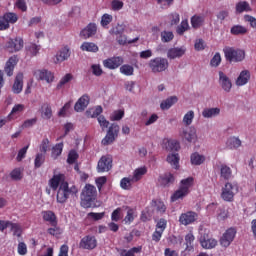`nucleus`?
<instances>
[{
	"label": "nucleus",
	"instance_id": "f257e3e1",
	"mask_svg": "<svg viewBox=\"0 0 256 256\" xmlns=\"http://www.w3.org/2000/svg\"><path fill=\"white\" fill-rule=\"evenodd\" d=\"M97 188L92 184H86L80 194V205L83 209H95L97 207Z\"/></svg>",
	"mask_w": 256,
	"mask_h": 256
},
{
	"label": "nucleus",
	"instance_id": "f03ea898",
	"mask_svg": "<svg viewBox=\"0 0 256 256\" xmlns=\"http://www.w3.org/2000/svg\"><path fill=\"white\" fill-rule=\"evenodd\" d=\"M79 193V189L77 188V186L72 185L71 187H69V183L68 182H63L57 191L56 194V201L57 203H67V199H69V197H75V195H77Z\"/></svg>",
	"mask_w": 256,
	"mask_h": 256
},
{
	"label": "nucleus",
	"instance_id": "7ed1b4c3",
	"mask_svg": "<svg viewBox=\"0 0 256 256\" xmlns=\"http://www.w3.org/2000/svg\"><path fill=\"white\" fill-rule=\"evenodd\" d=\"M193 181V177H188L186 179L181 180L179 189H177L171 195L170 201L172 203H175V201H179V199H185V197L189 195V189L193 187Z\"/></svg>",
	"mask_w": 256,
	"mask_h": 256
},
{
	"label": "nucleus",
	"instance_id": "20e7f679",
	"mask_svg": "<svg viewBox=\"0 0 256 256\" xmlns=\"http://www.w3.org/2000/svg\"><path fill=\"white\" fill-rule=\"evenodd\" d=\"M148 67L152 73H163L169 69V60L164 57H156L149 61Z\"/></svg>",
	"mask_w": 256,
	"mask_h": 256
},
{
	"label": "nucleus",
	"instance_id": "39448f33",
	"mask_svg": "<svg viewBox=\"0 0 256 256\" xmlns=\"http://www.w3.org/2000/svg\"><path fill=\"white\" fill-rule=\"evenodd\" d=\"M237 193H239V186L237 184L228 182L222 188L221 198L223 201L231 203L235 199V195H237Z\"/></svg>",
	"mask_w": 256,
	"mask_h": 256
},
{
	"label": "nucleus",
	"instance_id": "423d86ee",
	"mask_svg": "<svg viewBox=\"0 0 256 256\" xmlns=\"http://www.w3.org/2000/svg\"><path fill=\"white\" fill-rule=\"evenodd\" d=\"M226 61L229 63H239V61H243L245 59V51L243 50H235V48L226 47L223 49Z\"/></svg>",
	"mask_w": 256,
	"mask_h": 256
},
{
	"label": "nucleus",
	"instance_id": "0eeeda50",
	"mask_svg": "<svg viewBox=\"0 0 256 256\" xmlns=\"http://www.w3.org/2000/svg\"><path fill=\"white\" fill-rule=\"evenodd\" d=\"M25 45V42L23 41V38L16 37V38H10L4 46V49L8 51V53H17L23 49Z\"/></svg>",
	"mask_w": 256,
	"mask_h": 256
},
{
	"label": "nucleus",
	"instance_id": "6e6552de",
	"mask_svg": "<svg viewBox=\"0 0 256 256\" xmlns=\"http://www.w3.org/2000/svg\"><path fill=\"white\" fill-rule=\"evenodd\" d=\"M237 236V228L230 227L228 228L220 237L219 243L221 247L227 249L231 245L233 241H235V237Z\"/></svg>",
	"mask_w": 256,
	"mask_h": 256
},
{
	"label": "nucleus",
	"instance_id": "1a4fd4ad",
	"mask_svg": "<svg viewBox=\"0 0 256 256\" xmlns=\"http://www.w3.org/2000/svg\"><path fill=\"white\" fill-rule=\"evenodd\" d=\"M200 244L203 249H215L217 239L209 237V230H200Z\"/></svg>",
	"mask_w": 256,
	"mask_h": 256
},
{
	"label": "nucleus",
	"instance_id": "9d476101",
	"mask_svg": "<svg viewBox=\"0 0 256 256\" xmlns=\"http://www.w3.org/2000/svg\"><path fill=\"white\" fill-rule=\"evenodd\" d=\"M119 136V125L111 124L106 136L102 140V145H111L115 142V139Z\"/></svg>",
	"mask_w": 256,
	"mask_h": 256
},
{
	"label": "nucleus",
	"instance_id": "9b49d317",
	"mask_svg": "<svg viewBox=\"0 0 256 256\" xmlns=\"http://www.w3.org/2000/svg\"><path fill=\"white\" fill-rule=\"evenodd\" d=\"M113 167V158L109 155L102 156L97 164L98 173H107Z\"/></svg>",
	"mask_w": 256,
	"mask_h": 256
},
{
	"label": "nucleus",
	"instance_id": "f8f14e48",
	"mask_svg": "<svg viewBox=\"0 0 256 256\" xmlns=\"http://www.w3.org/2000/svg\"><path fill=\"white\" fill-rule=\"evenodd\" d=\"M97 247V238L92 235L84 236L79 242L80 249H86L88 251H93Z\"/></svg>",
	"mask_w": 256,
	"mask_h": 256
},
{
	"label": "nucleus",
	"instance_id": "ddd939ff",
	"mask_svg": "<svg viewBox=\"0 0 256 256\" xmlns=\"http://www.w3.org/2000/svg\"><path fill=\"white\" fill-rule=\"evenodd\" d=\"M218 75V83L220 87L225 91V93H231V89H233V82H231V78H229L223 71H219Z\"/></svg>",
	"mask_w": 256,
	"mask_h": 256
},
{
	"label": "nucleus",
	"instance_id": "4468645a",
	"mask_svg": "<svg viewBox=\"0 0 256 256\" xmlns=\"http://www.w3.org/2000/svg\"><path fill=\"white\" fill-rule=\"evenodd\" d=\"M124 63L123 57L121 56H114L111 58H107L103 61V66L106 69H118V67H121V64Z\"/></svg>",
	"mask_w": 256,
	"mask_h": 256
},
{
	"label": "nucleus",
	"instance_id": "2eb2a0df",
	"mask_svg": "<svg viewBox=\"0 0 256 256\" xmlns=\"http://www.w3.org/2000/svg\"><path fill=\"white\" fill-rule=\"evenodd\" d=\"M197 217H199L197 215L196 212L193 211H188L186 213H182L179 217V223H181V225H191L192 223H195V221H197Z\"/></svg>",
	"mask_w": 256,
	"mask_h": 256
},
{
	"label": "nucleus",
	"instance_id": "dca6fc26",
	"mask_svg": "<svg viewBox=\"0 0 256 256\" xmlns=\"http://www.w3.org/2000/svg\"><path fill=\"white\" fill-rule=\"evenodd\" d=\"M19 63V57L17 55L11 56L5 64L4 72L8 77H13V71L15 66Z\"/></svg>",
	"mask_w": 256,
	"mask_h": 256
},
{
	"label": "nucleus",
	"instance_id": "f3484780",
	"mask_svg": "<svg viewBox=\"0 0 256 256\" xmlns=\"http://www.w3.org/2000/svg\"><path fill=\"white\" fill-rule=\"evenodd\" d=\"M63 183H67V181H65V175L64 174H55L49 180L48 185L52 189V191H57V189H59V186L63 185Z\"/></svg>",
	"mask_w": 256,
	"mask_h": 256
},
{
	"label": "nucleus",
	"instance_id": "a211bd4d",
	"mask_svg": "<svg viewBox=\"0 0 256 256\" xmlns=\"http://www.w3.org/2000/svg\"><path fill=\"white\" fill-rule=\"evenodd\" d=\"M34 75L40 81H46V83H53L55 79V75L51 71L48 70H36Z\"/></svg>",
	"mask_w": 256,
	"mask_h": 256
},
{
	"label": "nucleus",
	"instance_id": "6ab92c4d",
	"mask_svg": "<svg viewBox=\"0 0 256 256\" xmlns=\"http://www.w3.org/2000/svg\"><path fill=\"white\" fill-rule=\"evenodd\" d=\"M181 137L187 140L188 143H193L197 141V130L193 126L185 128L181 133Z\"/></svg>",
	"mask_w": 256,
	"mask_h": 256
},
{
	"label": "nucleus",
	"instance_id": "aec40b11",
	"mask_svg": "<svg viewBox=\"0 0 256 256\" xmlns=\"http://www.w3.org/2000/svg\"><path fill=\"white\" fill-rule=\"evenodd\" d=\"M158 183L162 187H171L175 183V176L171 172H166L159 176Z\"/></svg>",
	"mask_w": 256,
	"mask_h": 256
},
{
	"label": "nucleus",
	"instance_id": "412c9836",
	"mask_svg": "<svg viewBox=\"0 0 256 256\" xmlns=\"http://www.w3.org/2000/svg\"><path fill=\"white\" fill-rule=\"evenodd\" d=\"M89 95L84 94L82 97H80L78 99V101L75 103L74 105V111H76L77 113H81L83 112L84 109H87V107L89 106Z\"/></svg>",
	"mask_w": 256,
	"mask_h": 256
},
{
	"label": "nucleus",
	"instance_id": "4be33fe9",
	"mask_svg": "<svg viewBox=\"0 0 256 256\" xmlns=\"http://www.w3.org/2000/svg\"><path fill=\"white\" fill-rule=\"evenodd\" d=\"M97 34V24L95 23H89L81 32L80 36L83 37V39H89L90 37H93V35Z\"/></svg>",
	"mask_w": 256,
	"mask_h": 256
},
{
	"label": "nucleus",
	"instance_id": "5701e85b",
	"mask_svg": "<svg viewBox=\"0 0 256 256\" xmlns=\"http://www.w3.org/2000/svg\"><path fill=\"white\" fill-rule=\"evenodd\" d=\"M250 80L251 72L249 70H243L236 79V85L237 87H243V85H247Z\"/></svg>",
	"mask_w": 256,
	"mask_h": 256
},
{
	"label": "nucleus",
	"instance_id": "b1692460",
	"mask_svg": "<svg viewBox=\"0 0 256 256\" xmlns=\"http://www.w3.org/2000/svg\"><path fill=\"white\" fill-rule=\"evenodd\" d=\"M192 29H201L205 25V15L195 14L190 18Z\"/></svg>",
	"mask_w": 256,
	"mask_h": 256
},
{
	"label": "nucleus",
	"instance_id": "393cba45",
	"mask_svg": "<svg viewBox=\"0 0 256 256\" xmlns=\"http://www.w3.org/2000/svg\"><path fill=\"white\" fill-rule=\"evenodd\" d=\"M159 215H165L167 212V205L161 199H153L150 203Z\"/></svg>",
	"mask_w": 256,
	"mask_h": 256
},
{
	"label": "nucleus",
	"instance_id": "a878e982",
	"mask_svg": "<svg viewBox=\"0 0 256 256\" xmlns=\"http://www.w3.org/2000/svg\"><path fill=\"white\" fill-rule=\"evenodd\" d=\"M23 73H18L15 77L14 84L12 86V92L15 93V95H19L21 91H23Z\"/></svg>",
	"mask_w": 256,
	"mask_h": 256
},
{
	"label": "nucleus",
	"instance_id": "bb28decb",
	"mask_svg": "<svg viewBox=\"0 0 256 256\" xmlns=\"http://www.w3.org/2000/svg\"><path fill=\"white\" fill-rule=\"evenodd\" d=\"M185 48L183 47H175V48H170L167 52V58L168 59H180L183 55H185Z\"/></svg>",
	"mask_w": 256,
	"mask_h": 256
},
{
	"label": "nucleus",
	"instance_id": "cd10ccee",
	"mask_svg": "<svg viewBox=\"0 0 256 256\" xmlns=\"http://www.w3.org/2000/svg\"><path fill=\"white\" fill-rule=\"evenodd\" d=\"M71 57V49L68 46H64L60 51L56 54L57 63H63V61H67Z\"/></svg>",
	"mask_w": 256,
	"mask_h": 256
},
{
	"label": "nucleus",
	"instance_id": "c85d7f7f",
	"mask_svg": "<svg viewBox=\"0 0 256 256\" xmlns=\"http://www.w3.org/2000/svg\"><path fill=\"white\" fill-rule=\"evenodd\" d=\"M193 243H195V236L193 235V232H190L185 236V251L193 253V251H195V245Z\"/></svg>",
	"mask_w": 256,
	"mask_h": 256
},
{
	"label": "nucleus",
	"instance_id": "c756f323",
	"mask_svg": "<svg viewBox=\"0 0 256 256\" xmlns=\"http://www.w3.org/2000/svg\"><path fill=\"white\" fill-rule=\"evenodd\" d=\"M220 177L221 179H224V181H229V179L233 177V171L231 170V167L227 166L226 164H222L220 166Z\"/></svg>",
	"mask_w": 256,
	"mask_h": 256
},
{
	"label": "nucleus",
	"instance_id": "7c9ffc66",
	"mask_svg": "<svg viewBox=\"0 0 256 256\" xmlns=\"http://www.w3.org/2000/svg\"><path fill=\"white\" fill-rule=\"evenodd\" d=\"M236 13L241 14V13H249L253 11L251 8V5L247 1H240L236 4Z\"/></svg>",
	"mask_w": 256,
	"mask_h": 256
},
{
	"label": "nucleus",
	"instance_id": "2f4dec72",
	"mask_svg": "<svg viewBox=\"0 0 256 256\" xmlns=\"http://www.w3.org/2000/svg\"><path fill=\"white\" fill-rule=\"evenodd\" d=\"M180 157H179V154L178 153H175V154H169L167 156V163H169V165H171L172 169H176L178 170L179 169V161H180Z\"/></svg>",
	"mask_w": 256,
	"mask_h": 256
},
{
	"label": "nucleus",
	"instance_id": "473e14b6",
	"mask_svg": "<svg viewBox=\"0 0 256 256\" xmlns=\"http://www.w3.org/2000/svg\"><path fill=\"white\" fill-rule=\"evenodd\" d=\"M42 217L45 221L50 223L52 226L57 225V216H55V213L53 211H43Z\"/></svg>",
	"mask_w": 256,
	"mask_h": 256
},
{
	"label": "nucleus",
	"instance_id": "72a5a7b5",
	"mask_svg": "<svg viewBox=\"0 0 256 256\" xmlns=\"http://www.w3.org/2000/svg\"><path fill=\"white\" fill-rule=\"evenodd\" d=\"M81 51H87L88 53H97L99 51V46L93 42H84L80 46Z\"/></svg>",
	"mask_w": 256,
	"mask_h": 256
},
{
	"label": "nucleus",
	"instance_id": "f704fd0d",
	"mask_svg": "<svg viewBox=\"0 0 256 256\" xmlns=\"http://www.w3.org/2000/svg\"><path fill=\"white\" fill-rule=\"evenodd\" d=\"M219 113H221V109L219 108H205L202 111V117H204V119H211V117H217Z\"/></svg>",
	"mask_w": 256,
	"mask_h": 256
},
{
	"label": "nucleus",
	"instance_id": "c9c22d12",
	"mask_svg": "<svg viewBox=\"0 0 256 256\" xmlns=\"http://www.w3.org/2000/svg\"><path fill=\"white\" fill-rule=\"evenodd\" d=\"M133 181H135L133 178L124 177L120 180V187L124 191H131L133 189Z\"/></svg>",
	"mask_w": 256,
	"mask_h": 256
},
{
	"label": "nucleus",
	"instance_id": "e433bc0d",
	"mask_svg": "<svg viewBox=\"0 0 256 256\" xmlns=\"http://www.w3.org/2000/svg\"><path fill=\"white\" fill-rule=\"evenodd\" d=\"M190 161L192 165H203V163H205V156L194 152L190 156Z\"/></svg>",
	"mask_w": 256,
	"mask_h": 256
},
{
	"label": "nucleus",
	"instance_id": "4c0bfd02",
	"mask_svg": "<svg viewBox=\"0 0 256 256\" xmlns=\"http://www.w3.org/2000/svg\"><path fill=\"white\" fill-rule=\"evenodd\" d=\"M177 101H179V99L177 98V96H171L169 98H167L165 101H163L160 104L161 109L165 110V109H171V107H173V105H175V103H177Z\"/></svg>",
	"mask_w": 256,
	"mask_h": 256
},
{
	"label": "nucleus",
	"instance_id": "58836bf2",
	"mask_svg": "<svg viewBox=\"0 0 256 256\" xmlns=\"http://www.w3.org/2000/svg\"><path fill=\"white\" fill-rule=\"evenodd\" d=\"M63 142L57 143L55 146L52 147L51 157L52 159H58L61 157V153H63Z\"/></svg>",
	"mask_w": 256,
	"mask_h": 256
},
{
	"label": "nucleus",
	"instance_id": "ea45409f",
	"mask_svg": "<svg viewBox=\"0 0 256 256\" xmlns=\"http://www.w3.org/2000/svg\"><path fill=\"white\" fill-rule=\"evenodd\" d=\"M143 175H147V167L145 166L135 169L132 178L135 182L141 181Z\"/></svg>",
	"mask_w": 256,
	"mask_h": 256
},
{
	"label": "nucleus",
	"instance_id": "a19ab883",
	"mask_svg": "<svg viewBox=\"0 0 256 256\" xmlns=\"http://www.w3.org/2000/svg\"><path fill=\"white\" fill-rule=\"evenodd\" d=\"M248 32L249 30L241 25H234L230 30L231 35H247Z\"/></svg>",
	"mask_w": 256,
	"mask_h": 256
},
{
	"label": "nucleus",
	"instance_id": "79ce46f5",
	"mask_svg": "<svg viewBox=\"0 0 256 256\" xmlns=\"http://www.w3.org/2000/svg\"><path fill=\"white\" fill-rule=\"evenodd\" d=\"M2 17H4V21L7 25H14L16 21H19V17L13 12H6Z\"/></svg>",
	"mask_w": 256,
	"mask_h": 256
},
{
	"label": "nucleus",
	"instance_id": "37998d69",
	"mask_svg": "<svg viewBox=\"0 0 256 256\" xmlns=\"http://www.w3.org/2000/svg\"><path fill=\"white\" fill-rule=\"evenodd\" d=\"M143 251V246L133 247L129 250H121L120 256H135V253H141Z\"/></svg>",
	"mask_w": 256,
	"mask_h": 256
},
{
	"label": "nucleus",
	"instance_id": "c03bdc74",
	"mask_svg": "<svg viewBox=\"0 0 256 256\" xmlns=\"http://www.w3.org/2000/svg\"><path fill=\"white\" fill-rule=\"evenodd\" d=\"M227 146L229 149H239L241 147V139L239 137H230L227 141Z\"/></svg>",
	"mask_w": 256,
	"mask_h": 256
},
{
	"label": "nucleus",
	"instance_id": "a18cd8bd",
	"mask_svg": "<svg viewBox=\"0 0 256 256\" xmlns=\"http://www.w3.org/2000/svg\"><path fill=\"white\" fill-rule=\"evenodd\" d=\"M162 43H171L175 38V35L171 31H162L160 34Z\"/></svg>",
	"mask_w": 256,
	"mask_h": 256
},
{
	"label": "nucleus",
	"instance_id": "49530a36",
	"mask_svg": "<svg viewBox=\"0 0 256 256\" xmlns=\"http://www.w3.org/2000/svg\"><path fill=\"white\" fill-rule=\"evenodd\" d=\"M120 73H122V75H126V77H131V75L135 73V69L129 64H124L120 67Z\"/></svg>",
	"mask_w": 256,
	"mask_h": 256
},
{
	"label": "nucleus",
	"instance_id": "de8ad7c7",
	"mask_svg": "<svg viewBox=\"0 0 256 256\" xmlns=\"http://www.w3.org/2000/svg\"><path fill=\"white\" fill-rule=\"evenodd\" d=\"M42 117L43 119H51V117H53V110L51 109V105L44 104L42 106Z\"/></svg>",
	"mask_w": 256,
	"mask_h": 256
},
{
	"label": "nucleus",
	"instance_id": "09e8293b",
	"mask_svg": "<svg viewBox=\"0 0 256 256\" xmlns=\"http://www.w3.org/2000/svg\"><path fill=\"white\" fill-rule=\"evenodd\" d=\"M185 31H189V21L182 20L180 25H178L176 28V33L178 35H183L185 33Z\"/></svg>",
	"mask_w": 256,
	"mask_h": 256
},
{
	"label": "nucleus",
	"instance_id": "8fccbe9b",
	"mask_svg": "<svg viewBox=\"0 0 256 256\" xmlns=\"http://www.w3.org/2000/svg\"><path fill=\"white\" fill-rule=\"evenodd\" d=\"M77 159H79V153L76 150H70L67 158L68 165H74V163H77Z\"/></svg>",
	"mask_w": 256,
	"mask_h": 256
},
{
	"label": "nucleus",
	"instance_id": "3c124183",
	"mask_svg": "<svg viewBox=\"0 0 256 256\" xmlns=\"http://www.w3.org/2000/svg\"><path fill=\"white\" fill-rule=\"evenodd\" d=\"M9 227H11V231H13V235L16 237H21L23 230H21V225L18 223L10 222Z\"/></svg>",
	"mask_w": 256,
	"mask_h": 256
},
{
	"label": "nucleus",
	"instance_id": "603ef678",
	"mask_svg": "<svg viewBox=\"0 0 256 256\" xmlns=\"http://www.w3.org/2000/svg\"><path fill=\"white\" fill-rule=\"evenodd\" d=\"M139 41V38H134L133 40H127V36L120 34L119 37L117 38V42L119 45H127V43H137Z\"/></svg>",
	"mask_w": 256,
	"mask_h": 256
},
{
	"label": "nucleus",
	"instance_id": "864d4df0",
	"mask_svg": "<svg viewBox=\"0 0 256 256\" xmlns=\"http://www.w3.org/2000/svg\"><path fill=\"white\" fill-rule=\"evenodd\" d=\"M45 163V154L43 153H38L36 154L35 160H34V167L35 169H39L41 165Z\"/></svg>",
	"mask_w": 256,
	"mask_h": 256
},
{
	"label": "nucleus",
	"instance_id": "5fc2aeb1",
	"mask_svg": "<svg viewBox=\"0 0 256 256\" xmlns=\"http://www.w3.org/2000/svg\"><path fill=\"white\" fill-rule=\"evenodd\" d=\"M125 117V111L123 110H116L110 115L111 121H121Z\"/></svg>",
	"mask_w": 256,
	"mask_h": 256
},
{
	"label": "nucleus",
	"instance_id": "6e6d98bb",
	"mask_svg": "<svg viewBox=\"0 0 256 256\" xmlns=\"http://www.w3.org/2000/svg\"><path fill=\"white\" fill-rule=\"evenodd\" d=\"M195 119V112L193 110L188 111L183 117V123L186 125H191Z\"/></svg>",
	"mask_w": 256,
	"mask_h": 256
},
{
	"label": "nucleus",
	"instance_id": "4d7b16f0",
	"mask_svg": "<svg viewBox=\"0 0 256 256\" xmlns=\"http://www.w3.org/2000/svg\"><path fill=\"white\" fill-rule=\"evenodd\" d=\"M168 19L170 21V25H179V21H181V17L177 12L170 13L168 15Z\"/></svg>",
	"mask_w": 256,
	"mask_h": 256
},
{
	"label": "nucleus",
	"instance_id": "13d9d810",
	"mask_svg": "<svg viewBox=\"0 0 256 256\" xmlns=\"http://www.w3.org/2000/svg\"><path fill=\"white\" fill-rule=\"evenodd\" d=\"M28 149H29V145L24 146L22 149H20L18 151V154L16 157V161H18V163H21V161H23V159H25Z\"/></svg>",
	"mask_w": 256,
	"mask_h": 256
},
{
	"label": "nucleus",
	"instance_id": "bf43d9fd",
	"mask_svg": "<svg viewBox=\"0 0 256 256\" xmlns=\"http://www.w3.org/2000/svg\"><path fill=\"white\" fill-rule=\"evenodd\" d=\"M10 177L14 181H21V179H23V176L21 174V168H16V169L12 170L10 173Z\"/></svg>",
	"mask_w": 256,
	"mask_h": 256
},
{
	"label": "nucleus",
	"instance_id": "052dcab7",
	"mask_svg": "<svg viewBox=\"0 0 256 256\" xmlns=\"http://www.w3.org/2000/svg\"><path fill=\"white\" fill-rule=\"evenodd\" d=\"M18 255L25 256L28 253L27 244L25 242H19L17 247Z\"/></svg>",
	"mask_w": 256,
	"mask_h": 256
},
{
	"label": "nucleus",
	"instance_id": "680f3d73",
	"mask_svg": "<svg viewBox=\"0 0 256 256\" xmlns=\"http://www.w3.org/2000/svg\"><path fill=\"white\" fill-rule=\"evenodd\" d=\"M165 229H167V221L164 218H160L156 224V231L164 233Z\"/></svg>",
	"mask_w": 256,
	"mask_h": 256
},
{
	"label": "nucleus",
	"instance_id": "e2e57ef3",
	"mask_svg": "<svg viewBox=\"0 0 256 256\" xmlns=\"http://www.w3.org/2000/svg\"><path fill=\"white\" fill-rule=\"evenodd\" d=\"M71 79H73V75L66 74L64 77L61 78L60 82L57 84V89H61L63 85H67V83H69Z\"/></svg>",
	"mask_w": 256,
	"mask_h": 256
},
{
	"label": "nucleus",
	"instance_id": "0e129e2a",
	"mask_svg": "<svg viewBox=\"0 0 256 256\" xmlns=\"http://www.w3.org/2000/svg\"><path fill=\"white\" fill-rule=\"evenodd\" d=\"M211 67H219L221 65V54L217 52L210 60Z\"/></svg>",
	"mask_w": 256,
	"mask_h": 256
},
{
	"label": "nucleus",
	"instance_id": "69168bd1",
	"mask_svg": "<svg viewBox=\"0 0 256 256\" xmlns=\"http://www.w3.org/2000/svg\"><path fill=\"white\" fill-rule=\"evenodd\" d=\"M107 183V177L106 176H100L95 179V184L97 186L98 191H101L103 189V185Z\"/></svg>",
	"mask_w": 256,
	"mask_h": 256
},
{
	"label": "nucleus",
	"instance_id": "338daca9",
	"mask_svg": "<svg viewBox=\"0 0 256 256\" xmlns=\"http://www.w3.org/2000/svg\"><path fill=\"white\" fill-rule=\"evenodd\" d=\"M123 1L121 0H112L111 2V7H112V11H121V9H123Z\"/></svg>",
	"mask_w": 256,
	"mask_h": 256
},
{
	"label": "nucleus",
	"instance_id": "774afa93",
	"mask_svg": "<svg viewBox=\"0 0 256 256\" xmlns=\"http://www.w3.org/2000/svg\"><path fill=\"white\" fill-rule=\"evenodd\" d=\"M168 147H169L170 151H179V149H181V145L179 144V141H177V140L168 141Z\"/></svg>",
	"mask_w": 256,
	"mask_h": 256
}]
</instances>
